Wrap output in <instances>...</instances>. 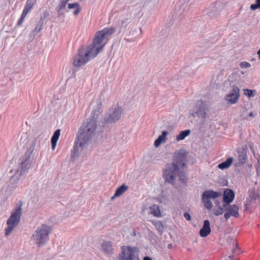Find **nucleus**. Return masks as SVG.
Returning <instances> with one entry per match:
<instances>
[{
    "label": "nucleus",
    "instance_id": "nucleus-45",
    "mask_svg": "<svg viewBox=\"0 0 260 260\" xmlns=\"http://www.w3.org/2000/svg\"><path fill=\"white\" fill-rule=\"evenodd\" d=\"M133 236H135L136 235L135 232H134L133 234H132Z\"/></svg>",
    "mask_w": 260,
    "mask_h": 260
},
{
    "label": "nucleus",
    "instance_id": "nucleus-16",
    "mask_svg": "<svg viewBox=\"0 0 260 260\" xmlns=\"http://www.w3.org/2000/svg\"><path fill=\"white\" fill-rule=\"evenodd\" d=\"M234 192L231 189H226L223 193V201L226 204H230L234 199Z\"/></svg>",
    "mask_w": 260,
    "mask_h": 260
},
{
    "label": "nucleus",
    "instance_id": "nucleus-8",
    "mask_svg": "<svg viewBox=\"0 0 260 260\" xmlns=\"http://www.w3.org/2000/svg\"><path fill=\"white\" fill-rule=\"evenodd\" d=\"M208 111L209 108L207 104L203 100H200L196 102V107L193 109L192 115L194 117H197L201 118L204 121L206 118Z\"/></svg>",
    "mask_w": 260,
    "mask_h": 260
},
{
    "label": "nucleus",
    "instance_id": "nucleus-40",
    "mask_svg": "<svg viewBox=\"0 0 260 260\" xmlns=\"http://www.w3.org/2000/svg\"><path fill=\"white\" fill-rule=\"evenodd\" d=\"M239 248L237 246V244H235V248L232 250L233 253H238L239 252Z\"/></svg>",
    "mask_w": 260,
    "mask_h": 260
},
{
    "label": "nucleus",
    "instance_id": "nucleus-29",
    "mask_svg": "<svg viewBox=\"0 0 260 260\" xmlns=\"http://www.w3.org/2000/svg\"><path fill=\"white\" fill-rule=\"evenodd\" d=\"M259 8H260V0H256L255 3L250 6V9L252 10H255Z\"/></svg>",
    "mask_w": 260,
    "mask_h": 260
},
{
    "label": "nucleus",
    "instance_id": "nucleus-13",
    "mask_svg": "<svg viewBox=\"0 0 260 260\" xmlns=\"http://www.w3.org/2000/svg\"><path fill=\"white\" fill-rule=\"evenodd\" d=\"M186 154L181 151L179 152L171 164H175L181 170H183L186 165Z\"/></svg>",
    "mask_w": 260,
    "mask_h": 260
},
{
    "label": "nucleus",
    "instance_id": "nucleus-19",
    "mask_svg": "<svg viewBox=\"0 0 260 260\" xmlns=\"http://www.w3.org/2000/svg\"><path fill=\"white\" fill-rule=\"evenodd\" d=\"M60 134V130L59 129H56L53 133V135L51 139L52 148L53 149H54L56 146V144H57V141L59 139Z\"/></svg>",
    "mask_w": 260,
    "mask_h": 260
},
{
    "label": "nucleus",
    "instance_id": "nucleus-37",
    "mask_svg": "<svg viewBox=\"0 0 260 260\" xmlns=\"http://www.w3.org/2000/svg\"><path fill=\"white\" fill-rule=\"evenodd\" d=\"M163 142L160 140H159L158 138L156 139L154 142V145L155 147H158L160 144Z\"/></svg>",
    "mask_w": 260,
    "mask_h": 260
},
{
    "label": "nucleus",
    "instance_id": "nucleus-21",
    "mask_svg": "<svg viewBox=\"0 0 260 260\" xmlns=\"http://www.w3.org/2000/svg\"><path fill=\"white\" fill-rule=\"evenodd\" d=\"M233 161V158L232 157H228L225 161L219 164L218 168L221 170L227 169L232 165Z\"/></svg>",
    "mask_w": 260,
    "mask_h": 260
},
{
    "label": "nucleus",
    "instance_id": "nucleus-28",
    "mask_svg": "<svg viewBox=\"0 0 260 260\" xmlns=\"http://www.w3.org/2000/svg\"><path fill=\"white\" fill-rule=\"evenodd\" d=\"M168 134V132L167 131H164L162 132L161 135L158 136V138L163 142H165L166 141V137Z\"/></svg>",
    "mask_w": 260,
    "mask_h": 260
},
{
    "label": "nucleus",
    "instance_id": "nucleus-4",
    "mask_svg": "<svg viewBox=\"0 0 260 260\" xmlns=\"http://www.w3.org/2000/svg\"><path fill=\"white\" fill-rule=\"evenodd\" d=\"M177 176L182 181L186 179L184 173L175 164L168 163L165 165L162 170V177L166 183L174 185Z\"/></svg>",
    "mask_w": 260,
    "mask_h": 260
},
{
    "label": "nucleus",
    "instance_id": "nucleus-18",
    "mask_svg": "<svg viewBox=\"0 0 260 260\" xmlns=\"http://www.w3.org/2000/svg\"><path fill=\"white\" fill-rule=\"evenodd\" d=\"M102 249L108 254H110L113 253V245L110 241H104L102 243Z\"/></svg>",
    "mask_w": 260,
    "mask_h": 260
},
{
    "label": "nucleus",
    "instance_id": "nucleus-27",
    "mask_svg": "<svg viewBox=\"0 0 260 260\" xmlns=\"http://www.w3.org/2000/svg\"><path fill=\"white\" fill-rule=\"evenodd\" d=\"M69 0H62L56 8V11L59 13L61 11L64 9L68 2Z\"/></svg>",
    "mask_w": 260,
    "mask_h": 260
},
{
    "label": "nucleus",
    "instance_id": "nucleus-36",
    "mask_svg": "<svg viewBox=\"0 0 260 260\" xmlns=\"http://www.w3.org/2000/svg\"><path fill=\"white\" fill-rule=\"evenodd\" d=\"M37 0H27L26 4H28V5H30L34 7Z\"/></svg>",
    "mask_w": 260,
    "mask_h": 260
},
{
    "label": "nucleus",
    "instance_id": "nucleus-11",
    "mask_svg": "<svg viewBox=\"0 0 260 260\" xmlns=\"http://www.w3.org/2000/svg\"><path fill=\"white\" fill-rule=\"evenodd\" d=\"M239 91L240 90L237 86H234L229 93L225 96V101L231 104H235L239 98Z\"/></svg>",
    "mask_w": 260,
    "mask_h": 260
},
{
    "label": "nucleus",
    "instance_id": "nucleus-9",
    "mask_svg": "<svg viewBox=\"0 0 260 260\" xmlns=\"http://www.w3.org/2000/svg\"><path fill=\"white\" fill-rule=\"evenodd\" d=\"M123 113V109L119 106L112 107L109 110V114L106 115L104 118V123H112L120 119Z\"/></svg>",
    "mask_w": 260,
    "mask_h": 260
},
{
    "label": "nucleus",
    "instance_id": "nucleus-44",
    "mask_svg": "<svg viewBox=\"0 0 260 260\" xmlns=\"http://www.w3.org/2000/svg\"><path fill=\"white\" fill-rule=\"evenodd\" d=\"M234 257V256L233 255H230L229 256V258H233Z\"/></svg>",
    "mask_w": 260,
    "mask_h": 260
},
{
    "label": "nucleus",
    "instance_id": "nucleus-41",
    "mask_svg": "<svg viewBox=\"0 0 260 260\" xmlns=\"http://www.w3.org/2000/svg\"><path fill=\"white\" fill-rule=\"evenodd\" d=\"M143 260H152V259L149 256H145Z\"/></svg>",
    "mask_w": 260,
    "mask_h": 260
},
{
    "label": "nucleus",
    "instance_id": "nucleus-33",
    "mask_svg": "<svg viewBox=\"0 0 260 260\" xmlns=\"http://www.w3.org/2000/svg\"><path fill=\"white\" fill-rule=\"evenodd\" d=\"M240 66L241 68H247L250 67V64L247 61H242L240 63Z\"/></svg>",
    "mask_w": 260,
    "mask_h": 260
},
{
    "label": "nucleus",
    "instance_id": "nucleus-3",
    "mask_svg": "<svg viewBox=\"0 0 260 260\" xmlns=\"http://www.w3.org/2000/svg\"><path fill=\"white\" fill-rule=\"evenodd\" d=\"M39 137L33 142L24 155L20 158L18 168L17 172L11 178L10 182L12 185H16L20 180L19 177L28 172L29 168L33 167L32 159L31 158V155L34 150L35 144L37 142Z\"/></svg>",
    "mask_w": 260,
    "mask_h": 260
},
{
    "label": "nucleus",
    "instance_id": "nucleus-31",
    "mask_svg": "<svg viewBox=\"0 0 260 260\" xmlns=\"http://www.w3.org/2000/svg\"><path fill=\"white\" fill-rule=\"evenodd\" d=\"M26 15H27L26 14H25L23 13H22L21 16L20 18H19V19L18 21V23H17V24L18 26H20L22 24V23L24 21V19H25Z\"/></svg>",
    "mask_w": 260,
    "mask_h": 260
},
{
    "label": "nucleus",
    "instance_id": "nucleus-10",
    "mask_svg": "<svg viewBox=\"0 0 260 260\" xmlns=\"http://www.w3.org/2000/svg\"><path fill=\"white\" fill-rule=\"evenodd\" d=\"M221 196V193L213 190H207L203 192L202 201L205 207L208 210H211L213 207L211 199H215Z\"/></svg>",
    "mask_w": 260,
    "mask_h": 260
},
{
    "label": "nucleus",
    "instance_id": "nucleus-32",
    "mask_svg": "<svg viewBox=\"0 0 260 260\" xmlns=\"http://www.w3.org/2000/svg\"><path fill=\"white\" fill-rule=\"evenodd\" d=\"M253 90L250 89H245V94L248 97L253 96L254 94L253 93Z\"/></svg>",
    "mask_w": 260,
    "mask_h": 260
},
{
    "label": "nucleus",
    "instance_id": "nucleus-22",
    "mask_svg": "<svg viewBox=\"0 0 260 260\" xmlns=\"http://www.w3.org/2000/svg\"><path fill=\"white\" fill-rule=\"evenodd\" d=\"M43 24V20L41 19L37 22L35 28L32 31L31 35L34 38L42 29Z\"/></svg>",
    "mask_w": 260,
    "mask_h": 260
},
{
    "label": "nucleus",
    "instance_id": "nucleus-35",
    "mask_svg": "<svg viewBox=\"0 0 260 260\" xmlns=\"http://www.w3.org/2000/svg\"><path fill=\"white\" fill-rule=\"evenodd\" d=\"M78 6H79V5L77 3H72V4H69V5H68V7H69V8L70 9H74V8H76Z\"/></svg>",
    "mask_w": 260,
    "mask_h": 260
},
{
    "label": "nucleus",
    "instance_id": "nucleus-7",
    "mask_svg": "<svg viewBox=\"0 0 260 260\" xmlns=\"http://www.w3.org/2000/svg\"><path fill=\"white\" fill-rule=\"evenodd\" d=\"M139 249L136 247L122 246L118 257L119 260H140Z\"/></svg>",
    "mask_w": 260,
    "mask_h": 260
},
{
    "label": "nucleus",
    "instance_id": "nucleus-42",
    "mask_svg": "<svg viewBox=\"0 0 260 260\" xmlns=\"http://www.w3.org/2000/svg\"><path fill=\"white\" fill-rule=\"evenodd\" d=\"M249 116H250V117H253L254 116V115L253 114V112H251L249 113Z\"/></svg>",
    "mask_w": 260,
    "mask_h": 260
},
{
    "label": "nucleus",
    "instance_id": "nucleus-14",
    "mask_svg": "<svg viewBox=\"0 0 260 260\" xmlns=\"http://www.w3.org/2000/svg\"><path fill=\"white\" fill-rule=\"evenodd\" d=\"M176 10V16H178L180 19H182L187 14L189 11V7L186 4H177Z\"/></svg>",
    "mask_w": 260,
    "mask_h": 260
},
{
    "label": "nucleus",
    "instance_id": "nucleus-23",
    "mask_svg": "<svg viewBox=\"0 0 260 260\" xmlns=\"http://www.w3.org/2000/svg\"><path fill=\"white\" fill-rule=\"evenodd\" d=\"M128 187L125 184L121 185L120 187L117 188L114 193V196L112 198V199L121 196L125 191L127 189Z\"/></svg>",
    "mask_w": 260,
    "mask_h": 260
},
{
    "label": "nucleus",
    "instance_id": "nucleus-17",
    "mask_svg": "<svg viewBox=\"0 0 260 260\" xmlns=\"http://www.w3.org/2000/svg\"><path fill=\"white\" fill-rule=\"evenodd\" d=\"M211 232L210 224L208 220H205L202 228L200 231V235L202 237H207Z\"/></svg>",
    "mask_w": 260,
    "mask_h": 260
},
{
    "label": "nucleus",
    "instance_id": "nucleus-15",
    "mask_svg": "<svg viewBox=\"0 0 260 260\" xmlns=\"http://www.w3.org/2000/svg\"><path fill=\"white\" fill-rule=\"evenodd\" d=\"M215 206L214 209V214L216 216L222 214L225 211L226 208L228 205L225 203H222L220 201L216 200L215 201Z\"/></svg>",
    "mask_w": 260,
    "mask_h": 260
},
{
    "label": "nucleus",
    "instance_id": "nucleus-20",
    "mask_svg": "<svg viewBox=\"0 0 260 260\" xmlns=\"http://www.w3.org/2000/svg\"><path fill=\"white\" fill-rule=\"evenodd\" d=\"M238 162L236 165V166H240L245 164L246 158L247 155L244 151H238Z\"/></svg>",
    "mask_w": 260,
    "mask_h": 260
},
{
    "label": "nucleus",
    "instance_id": "nucleus-26",
    "mask_svg": "<svg viewBox=\"0 0 260 260\" xmlns=\"http://www.w3.org/2000/svg\"><path fill=\"white\" fill-rule=\"evenodd\" d=\"M153 224L155 226L158 232L161 234L163 233L164 227L161 222L155 221L152 222Z\"/></svg>",
    "mask_w": 260,
    "mask_h": 260
},
{
    "label": "nucleus",
    "instance_id": "nucleus-2",
    "mask_svg": "<svg viewBox=\"0 0 260 260\" xmlns=\"http://www.w3.org/2000/svg\"><path fill=\"white\" fill-rule=\"evenodd\" d=\"M101 106V104L98 105V111H94V115L86 119L79 129L72 151V159L74 160L80 155L94 136L97 128V117H95L94 115H98L96 113L102 112V110L100 111Z\"/></svg>",
    "mask_w": 260,
    "mask_h": 260
},
{
    "label": "nucleus",
    "instance_id": "nucleus-25",
    "mask_svg": "<svg viewBox=\"0 0 260 260\" xmlns=\"http://www.w3.org/2000/svg\"><path fill=\"white\" fill-rule=\"evenodd\" d=\"M190 133V129H186L185 131H181L179 134L176 136V140L179 141L184 140L187 136Z\"/></svg>",
    "mask_w": 260,
    "mask_h": 260
},
{
    "label": "nucleus",
    "instance_id": "nucleus-34",
    "mask_svg": "<svg viewBox=\"0 0 260 260\" xmlns=\"http://www.w3.org/2000/svg\"><path fill=\"white\" fill-rule=\"evenodd\" d=\"M250 198L251 200H256L259 199V195L255 193H253L250 195Z\"/></svg>",
    "mask_w": 260,
    "mask_h": 260
},
{
    "label": "nucleus",
    "instance_id": "nucleus-6",
    "mask_svg": "<svg viewBox=\"0 0 260 260\" xmlns=\"http://www.w3.org/2000/svg\"><path fill=\"white\" fill-rule=\"evenodd\" d=\"M50 232V227L47 224H43L34 231L31 240L38 247H42L47 242Z\"/></svg>",
    "mask_w": 260,
    "mask_h": 260
},
{
    "label": "nucleus",
    "instance_id": "nucleus-12",
    "mask_svg": "<svg viewBox=\"0 0 260 260\" xmlns=\"http://www.w3.org/2000/svg\"><path fill=\"white\" fill-rule=\"evenodd\" d=\"M239 208L236 205L228 204L226 208V212L224 214V217L226 220L229 219L231 216H233L236 218L238 217L239 216Z\"/></svg>",
    "mask_w": 260,
    "mask_h": 260
},
{
    "label": "nucleus",
    "instance_id": "nucleus-24",
    "mask_svg": "<svg viewBox=\"0 0 260 260\" xmlns=\"http://www.w3.org/2000/svg\"><path fill=\"white\" fill-rule=\"evenodd\" d=\"M150 213L154 216L158 217L161 215L159 207L157 205H153L150 207Z\"/></svg>",
    "mask_w": 260,
    "mask_h": 260
},
{
    "label": "nucleus",
    "instance_id": "nucleus-38",
    "mask_svg": "<svg viewBox=\"0 0 260 260\" xmlns=\"http://www.w3.org/2000/svg\"><path fill=\"white\" fill-rule=\"evenodd\" d=\"M183 216L187 220L189 221L191 219V217L189 214L187 212H185L183 214Z\"/></svg>",
    "mask_w": 260,
    "mask_h": 260
},
{
    "label": "nucleus",
    "instance_id": "nucleus-39",
    "mask_svg": "<svg viewBox=\"0 0 260 260\" xmlns=\"http://www.w3.org/2000/svg\"><path fill=\"white\" fill-rule=\"evenodd\" d=\"M81 11V9H80V6H78V7H77L76 8V10L75 11L73 12V14L75 15H77Z\"/></svg>",
    "mask_w": 260,
    "mask_h": 260
},
{
    "label": "nucleus",
    "instance_id": "nucleus-5",
    "mask_svg": "<svg viewBox=\"0 0 260 260\" xmlns=\"http://www.w3.org/2000/svg\"><path fill=\"white\" fill-rule=\"evenodd\" d=\"M22 202L19 201L12 211L10 216L7 221L8 227L5 230L6 236L9 235L14 230V228L19 224L22 215Z\"/></svg>",
    "mask_w": 260,
    "mask_h": 260
},
{
    "label": "nucleus",
    "instance_id": "nucleus-30",
    "mask_svg": "<svg viewBox=\"0 0 260 260\" xmlns=\"http://www.w3.org/2000/svg\"><path fill=\"white\" fill-rule=\"evenodd\" d=\"M32 8L33 7L31 6L28 5V4H25L22 13L27 15Z\"/></svg>",
    "mask_w": 260,
    "mask_h": 260
},
{
    "label": "nucleus",
    "instance_id": "nucleus-1",
    "mask_svg": "<svg viewBox=\"0 0 260 260\" xmlns=\"http://www.w3.org/2000/svg\"><path fill=\"white\" fill-rule=\"evenodd\" d=\"M115 31V30L113 27H106L97 31L91 45L87 48L82 47L78 50L77 54L73 58V65L75 67H80L96 57L103 50L109 40V37Z\"/></svg>",
    "mask_w": 260,
    "mask_h": 260
},
{
    "label": "nucleus",
    "instance_id": "nucleus-43",
    "mask_svg": "<svg viewBox=\"0 0 260 260\" xmlns=\"http://www.w3.org/2000/svg\"><path fill=\"white\" fill-rule=\"evenodd\" d=\"M168 247L169 249H171L172 247V244H169L168 245Z\"/></svg>",
    "mask_w": 260,
    "mask_h": 260
}]
</instances>
